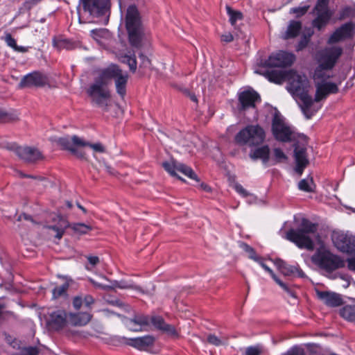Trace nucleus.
Instances as JSON below:
<instances>
[{
	"mask_svg": "<svg viewBox=\"0 0 355 355\" xmlns=\"http://www.w3.org/2000/svg\"><path fill=\"white\" fill-rule=\"evenodd\" d=\"M327 69L318 64V67L315 69L313 74V80L315 85L316 82L322 83V81H327V79L331 78L330 75L327 74L326 71Z\"/></svg>",
	"mask_w": 355,
	"mask_h": 355,
	"instance_id": "2f4dec72",
	"label": "nucleus"
},
{
	"mask_svg": "<svg viewBox=\"0 0 355 355\" xmlns=\"http://www.w3.org/2000/svg\"><path fill=\"white\" fill-rule=\"evenodd\" d=\"M128 77V73L121 69L114 79L116 93L121 98H124L126 94V85Z\"/></svg>",
	"mask_w": 355,
	"mask_h": 355,
	"instance_id": "bb28decb",
	"label": "nucleus"
},
{
	"mask_svg": "<svg viewBox=\"0 0 355 355\" xmlns=\"http://www.w3.org/2000/svg\"><path fill=\"white\" fill-rule=\"evenodd\" d=\"M111 304H114V305H116L117 306H119V307H121V306H125L126 309H128L129 308V306L128 305H125L121 301H120L119 300H112L111 301Z\"/></svg>",
	"mask_w": 355,
	"mask_h": 355,
	"instance_id": "69168bd1",
	"label": "nucleus"
},
{
	"mask_svg": "<svg viewBox=\"0 0 355 355\" xmlns=\"http://www.w3.org/2000/svg\"><path fill=\"white\" fill-rule=\"evenodd\" d=\"M350 11H351V8L349 7L344 8L340 14V19H345V17H348L350 14Z\"/></svg>",
	"mask_w": 355,
	"mask_h": 355,
	"instance_id": "680f3d73",
	"label": "nucleus"
},
{
	"mask_svg": "<svg viewBox=\"0 0 355 355\" xmlns=\"http://www.w3.org/2000/svg\"><path fill=\"white\" fill-rule=\"evenodd\" d=\"M329 0H318L313 9L312 13L315 18L312 21V26L321 31L330 21L334 15V11L329 8Z\"/></svg>",
	"mask_w": 355,
	"mask_h": 355,
	"instance_id": "1a4fd4ad",
	"label": "nucleus"
},
{
	"mask_svg": "<svg viewBox=\"0 0 355 355\" xmlns=\"http://www.w3.org/2000/svg\"><path fill=\"white\" fill-rule=\"evenodd\" d=\"M7 148L15 151L20 159L27 162L33 163L43 159L42 153L35 148L18 146L15 144H10L8 145Z\"/></svg>",
	"mask_w": 355,
	"mask_h": 355,
	"instance_id": "ddd939ff",
	"label": "nucleus"
},
{
	"mask_svg": "<svg viewBox=\"0 0 355 355\" xmlns=\"http://www.w3.org/2000/svg\"><path fill=\"white\" fill-rule=\"evenodd\" d=\"M309 37H306V36H304L303 37H302V39L300 40V41L299 42L297 46V51H301L303 49H304L309 44Z\"/></svg>",
	"mask_w": 355,
	"mask_h": 355,
	"instance_id": "864d4df0",
	"label": "nucleus"
},
{
	"mask_svg": "<svg viewBox=\"0 0 355 355\" xmlns=\"http://www.w3.org/2000/svg\"><path fill=\"white\" fill-rule=\"evenodd\" d=\"M83 302L81 297L76 296L73 299V306L76 309H79L81 307Z\"/></svg>",
	"mask_w": 355,
	"mask_h": 355,
	"instance_id": "4d7b16f0",
	"label": "nucleus"
},
{
	"mask_svg": "<svg viewBox=\"0 0 355 355\" xmlns=\"http://www.w3.org/2000/svg\"><path fill=\"white\" fill-rule=\"evenodd\" d=\"M93 285H94L96 287L101 288L103 290H109L112 288V286H107V285H103L102 284L98 283L92 279L90 280Z\"/></svg>",
	"mask_w": 355,
	"mask_h": 355,
	"instance_id": "052dcab7",
	"label": "nucleus"
},
{
	"mask_svg": "<svg viewBox=\"0 0 355 355\" xmlns=\"http://www.w3.org/2000/svg\"><path fill=\"white\" fill-rule=\"evenodd\" d=\"M72 230L80 234H85L92 230V227L84 223H73L71 225Z\"/></svg>",
	"mask_w": 355,
	"mask_h": 355,
	"instance_id": "58836bf2",
	"label": "nucleus"
},
{
	"mask_svg": "<svg viewBox=\"0 0 355 355\" xmlns=\"http://www.w3.org/2000/svg\"><path fill=\"white\" fill-rule=\"evenodd\" d=\"M121 70L116 64H110L96 71L97 76L94 82L87 89L92 103L104 111L107 110L108 102L111 97L108 85L112 79H115Z\"/></svg>",
	"mask_w": 355,
	"mask_h": 355,
	"instance_id": "f257e3e1",
	"label": "nucleus"
},
{
	"mask_svg": "<svg viewBox=\"0 0 355 355\" xmlns=\"http://www.w3.org/2000/svg\"><path fill=\"white\" fill-rule=\"evenodd\" d=\"M288 80H289L288 90L302 101L301 109L306 119H311L318 111L313 108V101L309 94V82L304 75L298 74L290 71Z\"/></svg>",
	"mask_w": 355,
	"mask_h": 355,
	"instance_id": "f03ea898",
	"label": "nucleus"
},
{
	"mask_svg": "<svg viewBox=\"0 0 355 355\" xmlns=\"http://www.w3.org/2000/svg\"><path fill=\"white\" fill-rule=\"evenodd\" d=\"M256 262L259 263L260 264V266L266 271L268 272L272 277V278H273V276L274 275H276L273 271L267 266L264 263H263V258L259 257V261H255Z\"/></svg>",
	"mask_w": 355,
	"mask_h": 355,
	"instance_id": "5fc2aeb1",
	"label": "nucleus"
},
{
	"mask_svg": "<svg viewBox=\"0 0 355 355\" xmlns=\"http://www.w3.org/2000/svg\"><path fill=\"white\" fill-rule=\"evenodd\" d=\"M241 248L248 254V257L254 261H259V256L256 254L254 250L249 245L241 243Z\"/></svg>",
	"mask_w": 355,
	"mask_h": 355,
	"instance_id": "79ce46f5",
	"label": "nucleus"
},
{
	"mask_svg": "<svg viewBox=\"0 0 355 355\" xmlns=\"http://www.w3.org/2000/svg\"><path fill=\"white\" fill-rule=\"evenodd\" d=\"M335 246L341 252L355 254V236L343 232H335L332 236Z\"/></svg>",
	"mask_w": 355,
	"mask_h": 355,
	"instance_id": "4468645a",
	"label": "nucleus"
},
{
	"mask_svg": "<svg viewBox=\"0 0 355 355\" xmlns=\"http://www.w3.org/2000/svg\"><path fill=\"white\" fill-rule=\"evenodd\" d=\"M298 188L300 190L306 192L314 191L315 184L311 178L302 179L298 183Z\"/></svg>",
	"mask_w": 355,
	"mask_h": 355,
	"instance_id": "72a5a7b5",
	"label": "nucleus"
},
{
	"mask_svg": "<svg viewBox=\"0 0 355 355\" xmlns=\"http://www.w3.org/2000/svg\"><path fill=\"white\" fill-rule=\"evenodd\" d=\"M58 143L64 150L70 151L73 155L79 159H85V153L79 147L89 146L96 152L103 153L105 148L100 143L90 144L85 141L81 138L74 135L70 139L69 137H62L58 140Z\"/></svg>",
	"mask_w": 355,
	"mask_h": 355,
	"instance_id": "423d86ee",
	"label": "nucleus"
},
{
	"mask_svg": "<svg viewBox=\"0 0 355 355\" xmlns=\"http://www.w3.org/2000/svg\"><path fill=\"white\" fill-rule=\"evenodd\" d=\"M68 314L64 310L53 311L50 315V323L56 329L64 327L68 324Z\"/></svg>",
	"mask_w": 355,
	"mask_h": 355,
	"instance_id": "393cba45",
	"label": "nucleus"
},
{
	"mask_svg": "<svg viewBox=\"0 0 355 355\" xmlns=\"http://www.w3.org/2000/svg\"><path fill=\"white\" fill-rule=\"evenodd\" d=\"M309 8H310V6H309V5L292 8L290 10L289 12L291 14L295 15L296 17H300L304 15L307 12Z\"/></svg>",
	"mask_w": 355,
	"mask_h": 355,
	"instance_id": "37998d69",
	"label": "nucleus"
},
{
	"mask_svg": "<svg viewBox=\"0 0 355 355\" xmlns=\"http://www.w3.org/2000/svg\"><path fill=\"white\" fill-rule=\"evenodd\" d=\"M274 281L284 291H286L291 297H295V295L294 292L288 286L287 284L281 281L277 275H274L273 278Z\"/></svg>",
	"mask_w": 355,
	"mask_h": 355,
	"instance_id": "c03bdc74",
	"label": "nucleus"
},
{
	"mask_svg": "<svg viewBox=\"0 0 355 355\" xmlns=\"http://www.w3.org/2000/svg\"><path fill=\"white\" fill-rule=\"evenodd\" d=\"M111 286H112V288L114 287H118L119 288H123V289L133 288L135 290H140L138 286H137L135 285L128 284L127 282H123V281L114 282Z\"/></svg>",
	"mask_w": 355,
	"mask_h": 355,
	"instance_id": "de8ad7c7",
	"label": "nucleus"
},
{
	"mask_svg": "<svg viewBox=\"0 0 355 355\" xmlns=\"http://www.w3.org/2000/svg\"><path fill=\"white\" fill-rule=\"evenodd\" d=\"M178 162L171 160L162 163L163 168L172 176H176L177 165Z\"/></svg>",
	"mask_w": 355,
	"mask_h": 355,
	"instance_id": "e433bc0d",
	"label": "nucleus"
},
{
	"mask_svg": "<svg viewBox=\"0 0 355 355\" xmlns=\"http://www.w3.org/2000/svg\"><path fill=\"white\" fill-rule=\"evenodd\" d=\"M4 41L7 44V45L12 49L17 48V43L15 40L12 37L10 33H6Z\"/></svg>",
	"mask_w": 355,
	"mask_h": 355,
	"instance_id": "603ef678",
	"label": "nucleus"
},
{
	"mask_svg": "<svg viewBox=\"0 0 355 355\" xmlns=\"http://www.w3.org/2000/svg\"><path fill=\"white\" fill-rule=\"evenodd\" d=\"M306 149L304 146H297L295 148V159L296 162L295 171L300 175L309 164L306 157Z\"/></svg>",
	"mask_w": 355,
	"mask_h": 355,
	"instance_id": "4be33fe9",
	"label": "nucleus"
},
{
	"mask_svg": "<svg viewBox=\"0 0 355 355\" xmlns=\"http://www.w3.org/2000/svg\"><path fill=\"white\" fill-rule=\"evenodd\" d=\"M91 320V315L87 313H78L68 314V324L73 326H84Z\"/></svg>",
	"mask_w": 355,
	"mask_h": 355,
	"instance_id": "cd10ccee",
	"label": "nucleus"
},
{
	"mask_svg": "<svg viewBox=\"0 0 355 355\" xmlns=\"http://www.w3.org/2000/svg\"><path fill=\"white\" fill-rule=\"evenodd\" d=\"M69 288V284L64 283L61 286L55 287L52 291L53 297L54 299L58 298L64 295Z\"/></svg>",
	"mask_w": 355,
	"mask_h": 355,
	"instance_id": "a19ab883",
	"label": "nucleus"
},
{
	"mask_svg": "<svg viewBox=\"0 0 355 355\" xmlns=\"http://www.w3.org/2000/svg\"><path fill=\"white\" fill-rule=\"evenodd\" d=\"M272 131L275 139L281 141H290L293 138L294 132L292 128L277 114H275L272 119Z\"/></svg>",
	"mask_w": 355,
	"mask_h": 355,
	"instance_id": "9b49d317",
	"label": "nucleus"
},
{
	"mask_svg": "<svg viewBox=\"0 0 355 355\" xmlns=\"http://www.w3.org/2000/svg\"><path fill=\"white\" fill-rule=\"evenodd\" d=\"M122 62L126 63L129 66L130 70L131 71H132L133 73L136 71L137 60L135 55H133L132 56L127 55H124L123 57Z\"/></svg>",
	"mask_w": 355,
	"mask_h": 355,
	"instance_id": "ea45409f",
	"label": "nucleus"
},
{
	"mask_svg": "<svg viewBox=\"0 0 355 355\" xmlns=\"http://www.w3.org/2000/svg\"><path fill=\"white\" fill-rule=\"evenodd\" d=\"M301 28V22L297 21H291L285 33L284 39L295 37L297 35H298Z\"/></svg>",
	"mask_w": 355,
	"mask_h": 355,
	"instance_id": "7c9ffc66",
	"label": "nucleus"
},
{
	"mask_svg": "<svg viewBox=\"0 0 355 355\" xmlns=\"http://www.w3.org/2000/svg\"><path fill=\"white\" fill-rule=\"evenodd\" d=\"M274 263L278 270L285 276L294 275L297 270L296 266L288 265L281 259H275Z\"/></svg>",
	"mask_w": 355,
	"mask_h": 355,
	"instance_id": "c756f323",
	"label": "nucleus"
},
{
	"mask_svg": "<svg viewBox=\"0 0 355 355\" xmlns=\"http://www.w3.org/2000/svg\"><path fill=\"white\" fill-rule=\"evenodd\" d=\"M155 338L153 336H144L135 338L127 339L126 344L138 349H144L153 345Z\"/></svg>",
	"mask_w": 355,
	"mask_h": 355,
	"instance_id": "a878e982",
	"label": "nucleus"
},
{
	"mask_svg": "<svg viewBox=\"0 0 355 355\" xmlns=\"http://www.w3.org/2000/svg\"><path fill=\"white\" fill-rule=\"evenodd\" d=\"M317 230L316 223L303 218L298 229H291L286 232V239L295 243L299 248L313 250L314 242L310 235L315 234Z\"/></svg>",
	"mask_w": 355,
	"mask_h": 355,
	"instance_id": "7ed1b4c3",
	"label": "nucleus"
},
{
	"mask_svg": "<svg viewBox=\"0 0 355 355\" xmlns=\"http://www.w3.org/2000/svg\"><path fill=\"white\" fill-rule=\"evenodd\" d=\"M234 37L230 33L221 35V40L225 42H230L233 40Z\"/></svg>",
	"mask_w": 355,
	"mask_h": 355,
	"instance_id": "e2e57ef3",
	"label": "nucleus"
},
{
	"mask_svg": "<svg viewBox=\"0 0 355 355\" xmlns=\"http://www.w3.org/2000/svg\"><path fill=\"white\" fill-rule=\"evenodd\" d=\"M48 83L46 76L40 72L34 71L24 76L19 83V87H42Z\"/></svg>",
	"mask_w": 355,
	"mask_h": 355,
	"instance_id": "f3484780",
	"label": "nucleus"
},
{
	"mask_svg": "<svg viewBox=\"0 0 355 355\" xmlns=\"http://www.w3.org/2000/svg\"><path fill=\"white\" fill-rule=\"evenodd\" d=\"M207 340L208 343L216 347L224 345L227 343V338L225 336L218 337L215 334H209L207 336Z\"/></svg>",
	"mask_w": 355,
	"mask_h": 355,
	"instance_id": "c9c22d12",
	"label": "nucleus"
},
{
	"mask_svg": "<svg viewBox=\"0 0 355 355\" xmlns=\"http://www.w3.org/2000/svg\"><path fill=\"white\" fill-rule=\"evenodd\" d=\"M150 325L152 324L155 329L170 336H176L178 335L174 326L166 324L162 316L150 315Z\"/></svg>",
	"mask_w": 355,
	"mask_h": 355,
	"instance_id": "aec40b11",
	"label": "nucleus"
},
{
	"mask_svg": "<svg viewBox=\"0 0 355 355\" xmlns=\"http://www.w3.org/2000/svg\"><path fill=\"white\" fill-rule=\"evenodd\" d=\"M315 86L316 91L315 98L313 99V103L320 102V101L327 98L329 94H337L339 90L337 84L331 82H316V85H315Z\"/></svg>",
	"mask_w": 355,
	"mask_h": 355,
	"instance_id": "dca6fc26",
	"label": "nucleus"
},
{
	"mask_svg": "<svg viewBox=\"0 0 355 355\" xmlns=\"http://www.w3.org/2000/svg\"><path fill=\"white\" fill-rule=\"evenodd\" d=\"M80 3L84 14L92 18L88 19L87 22H95V18L98 19V22L104 24L108 22L111 8L110 0H80Z\"/></svg>",
	"mask_w": 355,
	"mask_h": 355,
	"instance_id": "39448f33",
	"label": "nucleus"
},
{
	"mask_svg": "<svg viewBox=\"0 0 355 355\" xmlns=\"http://www.w3.org/2000/svg\"><path fill=\"white\" fill-rule=\"evenodd\" d=\"M318 297L326 305L331 307L338 306L342 304L343 300L340 295L329 291H316Z\"/></svg>",
	"mask_w": 355,
	"mask_h": 355,
	"instance_id": "b1692460",
	"label": "nucleus"
},
{
	"mask_svg": "<svg viewBox=\"0 0 355 355\" xmlns=\"http://www.w3.org/2000/svg\"><path fill=\"white\" fill-rule=\"evenodd\" d=\"M343 53L339 46H331L320 50L317 53L318 64L327 69H332Z\"/></svg>",
	"mask_w": 355,
	"mask_h": 355,
	"instance_id": "9d476101",
	"label": "nucleus"
},
{
	"mask_svg": "<svg viewBox=\"0 0 355 355\" xmlns=\"http://www.w3.org/2000/svg\"><path fill=\"white\" fill-rule=\"evenodd\" d=\"M294 54L286 51H279L272 53L268 60L261 63L266 67H286L291 66L295 61Z\"/></svg>",
	"mask_w": 355,
	"mask_h": 355,
	"instance_id": "f8f14e48",
	"label": "nucleus"
},
{
	"mask_svg": "<svg viewBox=\"0 0 355 355\" xmlns=\"http://www.w3.org/2000/svg\"><path fill=\"white\" fill-rule=\"evenodd\" d=\"M273 153L276 162H282L287 160V156L280 148H275Z\"/></svg>",
	"mask_w": 355,
	"mask_h": 355,
	"instance_id": "09e8293b",
	"label": "nucleus"
},
{
	"mask_svg": "<svg viewBox=\"0 0 355 355\" xmlns=\"http://www.w3.org/2000/svg\"><path fill=\"white\" fill-rule=\"evenodd\" d=\"M266 138V133L259 125H249L240 130L235 136V141L239 145L255 146L261 144Z\"/></svg>",
	"mask_w": 355,
	"mask_h": 355,
	"instance_id": "0eeeda50",
	"label": "nucleus"
},
{
	"mask_svg": "<svg viewBox=\"0 0 355 355\" xmlns=\"http://www.w3.org/2000/svg\"><path fill=\"white\" fill-rule=\"evenodd\" d=\"M341 315L350 321H355V306H346L340 312Z\"/></svg>",
	"mask_w": 355,
	"mask_h": 355,
	"instance_id": "4c0bfd02",
	"label": "nucleus"
},
{
	"mask_svg": "<svg viewBox=\"0 0 355 355\" xmlns=\"http://www.w3.org/2000/svg\"><path fill=\"white\" fill-rule=\"evenodd\" d=\"M355 25L352 22L343 24L337 28L328 40V44H334L353 35Z\"/></svg>",
	"mask_w": 355,
	"mask_h": 355,
	"instance_id": "a211bd4d",
	"label": "nucleus"
},
{
	"mask_svg": "<svg viewBox=\"0 0 355 355\" xmlns=\"http://www.w3.org/2000/svg\"><path fill=\"white\" fill-rule=\"evenodd\" d=\"M261 103L260 95L253 89H248L239 94V106L240 111H245L250 108H255L257 104Z\"/></svg>",
	"mask_w": 355,
	"mask_h": 355,
	"instance_id": "2eb2a0df",
	"label": "nucleus"
},
{
	"mask_svg": "<svg viewBox=\"0 0 355 355\" xmlns=\"http://www.w3.org/2000/svg\"><path fill=\"white\" fill-rule=\"evenodd\" d=\"M83 302L87 306H89L94 303V300L92 296L87 295L85 296L84 299L83 300Z\"/></svg>",
	"mask_w": 355,
	"mask_h": 355,
	"instance_id": "bf43d9fd",
	"label": "nucleus"
},
{
	"mask_svg": "<svg viewBox=\"0 0 355 355\" xmlns=\"http://www.w3.org/2000/svg\"><path fill=\"white\" fill-rule=\"evenodd\" d=\"M227 13L230 17V21L232 26H235L239 20L243 19V14L241 12L233 10L230 6H226Z\"/></svg>",
	"mask_w": 355,
	"mask_h": 355,
	"instance_id": "f704fd0d",
	"label": "nucleus"
},
{
	"mask_svg": "<svg viewBox=\"0 0 355 355\" xmlns=\"http://www.w3.org/2000/svg\"><path fill=\"white\" fill-rule=\"evenodd\" d=\"M234 189L239 194L244 197L249 195V193L239 184H235Z\"/></svg>",
	"mask_w": 355,
	"mask_h": 355,
	"instance_id": "6e6d98bb",
	"label": "nucleus"
},
{
	"mask_svg": "<svg viewBox=\"0 0 355 355\" xmlns=\"http://www.w3.org/2000/svg\"><path fill=\"white\" fill-rule=\"evenodd\" d=\"M274 281L284 291H286L291 297H295V295L294 292L288 286L287 284L281 281L277 275H274L273 278Z\"/></svg>",
	"mask_w": 355,
	"mask_h": 355,
	"instance_id": "a18cd8bd",
	"label": "nucleus"
},
{
	"mask_svg": "<svg viewBox=\"0 0 355 355\" xmlns=\"http://www.w3.org/2000/svg\"><path fill=\"white\" fill-rule=\"evenodd\" d=\"M347 263L349 269L355 271V257L348 259Z\"/></svg>",
	"mask_w": 355,
	"mask_h": 355,
	"instance_id": "0e129e2a",
	"label": "nucleus"
},
{
	"mask_svg": "<svg viewBox=\"0 0 355 355\" xmlns=\"http://www.w3.org/2000/svg\"><path fill=\"white\" fill-rule=\"evenodd\" d=\"M87 260L92 266H96L99 262V259L96 256H89L87 257Z\"/></svg>",
	"mask_w": 355,
	"mask_h": 355,
	"instance_id": "13d9d810",
	"label": "nucleus"
},
{
	"mask_svg": "<svg viewBox=\"0 0 355 355\" xmlns=\"http://www.w3.org/2000/svg\"><path fill=\"white\" fill-rule=\"evenodd\" d=\"M0 118H2L3 119V121L5 122H8V121H10L11 120H12L13 119L9 116L7 113H4V112H1L0 113Z\"/></svg>",
	"mask_w": 355,
	"mask_h": 355,
	"instance_id": "338daca9",
	"label": "nucleus"
},
{
	"mask_svg": "<svg viewBox=\"0 0 355 355\" xmlns=\"http://www.w3.org/2000/svg\"><path fill=\"white\" fill-rule=\"evenodd\" d=\"M39 349L36 347H28L20 349L16 355H37Z\"/></svg>",
	"mask_w": 355,
	"mask_h": 355,
	"instance_id": "49530a36",
	"label": "nucleus"
},
{
	"mask_svg": "<svg viewBox=\"0 0 355 355\" xmlns=\"http://www.w3.org/2000/svg\"><path fill=\"white\" fill-rule=\"evenodd\" d=\"M250 157L254 160L260 159L262 160L263 164H266L270 158V148L268 146L265 145L252 150L250 153Z\"/></svg>",
	"mask_w": 355,
	"mask_h": 355,
	"instance_id": "c85d7f7f",
	"label": "nucleus"
},
{
	"mask_svg": "<svg viewBox=\"0 0 355 355\" xmlns=\"http://www.w3.org/2000/svg\"><path fill=\"white\" fill-rule=\"evenodd\" d=\"M125 22L130 44L139 47L143 35V25L140 13L135 5L128 6Z\"/></svg>",
	"mask_w": 355,
	"mask_h": 355,
	"instance_id": "20e7f679",
	"label": "nucleus"
},
{
	"mask_svg": "<svg viewBox=\"0 0 355 355\" xmlns=\"http://www.w3.org/2000/svg\"><path fill=\"white\" fill-rule=\"evenodd\" d=\"M177 171L182 173L184 175L196 180V182H199V179L193 169L182 163L178 162V164L177 165Z\"/></svg>",
	"mask_w": 355,
	"mask_h": 355,
	"instance_id": "473e14b6",
	"label": "nucleus"
},
{
	"mask_svg": "<svg viewBox=\"0 0 355 355\" xmlns=\"http://www.w3.org/2000/svg\"><path fill=\"white\" fill-rule=\"evenodd\" d=\"M255 72L265 76L270 82L275 84H282L286 80H288L290 71H286L282 70H267L261 71L256 70Z\"/></svg>",
	"mask_w": 355,
	"mask_h": 355,
	"instance_id": "412c9836",
	"label": "nucleus"
},
{
	"mask_svg": "<svg viewBox=\"0 0 355 355\" xmlns=\"http://www.w3.org/2000/svg\"><path fill=\"white\" fill-rule=\"evenodd\" d=\"M282 355H305V353L301 347H294Z\"/></svg>",
	"mask_w": 355,
	"mask_h": 355,
	"instance_id": "3c124183",
	"label": "nucleus"
},
{
	"mask_svg": "<svg viewBox=\"0 0 355 355\" xmlns=\"http://www.w3.org/2000/svg\"><path fill=\"white\" fill-rule=\"evenodd\" d=\"M14 50L15 51H18V52H21V53H26L28 51V47L18 46L17 44V48H15Z\"/></svg>",
	"mask_w": 355,
	"mask_h": 355,
	"instance_id": "774afa93",
	"label": "nucleus"
},
{
	"mask_svg": "<svg viewBox=\"0 0 355 355\" xmlns=\"http://www.w3.org/2000/svg\"><path fill=\"white\" fill-rule=\"evenodd\" d=\"M150 315L137 313L132 318L126 320V325L130 330L140 331L150 326Z\"/></svg>",
	"mask_w": 355,
	"mask_h": 355,
	"instance_id": "6ab92c4d",
	"label": "nucleus"
},
{
	"mask_svg": "<svg viewBox=\"0 0 355 355\" xmlns=\"http://www.w3.org/2000/svg\"><path fill=\"white\" fill-rule=\"evenodd\" d=\"M312 262L320 268L332 272L344 266V261L337 255L323 248H320L311 257Z\"/></svg>",
	"mask_w": 355,
	"mask_h": 355,
	"instance_id": "6e6552de",
	"label": "nucleus"
},
{
	"mask_svg": "<svg viewBox=\"0 0 355 355\" xmlns=\"http://www.w3.org/2000/svg\"><path fill=\"white\" fill-rule=\"evenodd\" d=\"M261 349L259 346H250L246 348L245 355H261Z\"/></svg>",
	"mask_w": 355,
	"mask_h": 355,
	"instance_id": "8fccbe9b",
	"label": "nucleus"
},
{
	"mask_svg": "<svg viewBox=\"0 0 355 355\" xmlns=\"http://www.w3.org/2000/svg\"><path fill=\"white\" fill-rule=\"evenodd\" d=\"M52 220L55 224L47 225L46 228L53 230L55 232V237L60 239L62 237L65 230L69 227L70 225L65 218L60 216V215L53 216L52 217Z\"/></svg>",
	"mask_w": 355,
	"mask_h": 355,
	"instance_id": "5701e85b",
	"label": "nucleus"
}]
</instances>
